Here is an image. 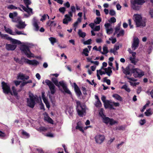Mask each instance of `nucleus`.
<instances>
[{"mask_svg":"<svg viewBox=\"0 0 153 153\" xmlns=\"http://www.w3.org/2000/svg\"><path fill=\"white\" fill-rule=\"evenodd\" d=\"M1 85L4 93L5 94H10L12 95H14L17 99H18V91L16 90L14 86H13L12 87V90L13 91V92H12L9 84L4 82H1Z\"/></svg>","mask_w":153,"mask_h":153,"instance_id":"f257e3e1","label":"nucleus"},{"mask_svg":"<svg viewBox=\"0 0 153 153\" xmlns=\"http://www.w3.org/2000/svg\"><path fill=\"white\" fill-rule=\"evenodd\" d=\"M25 44L21 46L20 49L21 51L25 54L27 57L29 58L34 57V54L31 52L29 48V47H30L32 45V44L26 42Z\"/></svg>","mask_w":153,"mask_h":153,"instance_id":"f03ea898","label":"nucleus"},{"mask_svg":"<svg viewBox=\"0 0 153 153\" xmlns=\"http://www.w3.org/2000/svg\"><path fill=\"white\" fill-rule=\"evenodd\" d=\"M51 80L55 85L58 88L60 87V85L61 86L66 93L69 94H71V92L67 88L66 84L63 81H60L58 82L57 79L55 77H52L51 78Z\"/></svg>","mask_w":153,"mask_h":153,"instance_id":"7ed1b4c3","label":"nucleus"},{"mask_svg":"<svg viewBox=\"0 0 153 153\" xmlns=\"http://www.w3.org/2000/svg\"><path fill=\"white\" fill-rule=\"evenodd\" d=\"M133 17L137 27H144L145 26L146 23L143 20L140 15L134 14L133 16Z\"/></svg>","mask_w":153,"mask_h":153,"instance_id":"20e7f679","label":"nucleus"},{"mask_svg":"<svg viewBox=\"0 0 153 153\" xmlns=\"http://www.w3.org/2000/svg\"><path fill=\"white\" fill-rule=\"evenodd\" d=\"M71 11L68 12V14H66L65 15V18L63 20V23L65 24H67L68 22L71 20V17L73 16V13L76 12V9L74 6H71Z\"/></svg>","mask_w":153,"mask_h":153,"instance_id":"39448f33","label":"nucleus"},{"mask_svg":"<svg viewBox=\"0 0 153 153\" xmlns=\"http://www.w3.org/2000/svg\"><path fill=\"white\" fill-rule=\"evenodd\" d=\"M145 2L144 0H131V8L134 10H139L141 8V5H143Z\"/></svg>","mask_w":153,"mask_h":153,"instance_id":"423d86ee","label":"nucleus"},{"mask_svg":"<svg viewBox=\"0 0 153 153\" xmlns=\"http://www.w3.org/2000/svg\"><path fill=\"white\" fill-rule=\"evenodd\" d=\"M76 110L80 116L82 117L85 114L86 106L84 104H81L80 102L78 101L76 102Z\"/></svg>","mask_w":153,"mask_h":153,"instance_id":"0eeeda50","label":"nucleus"},{"mask_svg":"<svg viewBox=\"0 0 153 153\" xmlns=\"http://www.w3.org/2000/svg\"><path fill=\"white\" fill-rule=\"evenodd\" d=\"M14 40L16 41L15 42H13L11 41L12 40H9L12 43L11 44H6L5 46L6 49L9 51H13L15 50L17 47L16 44H21V42L18 40L14 39Z\"/></svg>","mask_w":153,"mask_h":153,"instance_id":"6e6552de","label":"nucleus"},{"mask_svg":"<svg viewBox=\"0 0 153 153\" xmlns=\"http://www.w3.org/2000/svg\"><path fill=\"white\" fill-rule=\"evenodd\" d=\"M20 7L22 8L23 12H25L27 13H24V16L25 18H28L33 14V9L29 6L25 7L22 4H20Z\"/></svg>","mask_w":153,"mask_h":153,"instance_id":"1a4fd4ad","label":"nucleus"},{"mask_svg":"<svg viewBox=\"0 0 153 153\" xmlns=\"http://www.w3.org/2000/svg\"><path fill=\"white\" fill-rule=\"evenodd\" d=\"M24 62H26L29 65H36L39 64V62L36 60H30L24 57H22L21 59H19L18 63L22 64Z\"/></svg>","mask_w":153,"mask_h":153,"instance_id":"9d476101","label":"nucleus"},{"mask_svg":"<svg viewBox=\"0 0 153 153\" xmlns=\"http://www.w3.org/2000/svg\"><path fill=\"white\" fill-rule=\"evenodd\" d=\"M29 98H27V99L28 106L30 108H33L35 104L36 97L33 94L29 93Z\"/></svg>","mask_w":153,"mask_h":153,"instance_id":"9b49d317","label":"nucleus"},{"mask_svg":"<svg viewBox=\"0 0 153 153\" xmlns=\"http://www.w3.org/2000/svg\"><path fill=\"white\" fill-rule=\"evenodd\" d=\"M132 72L134 74V76L135 77L140 78L144 75L143 72L137 68L133 69Z\"/></svg>","mask_w":153,"mask_h":153,"instance_id":"f8f14e48","label":"nucleus"},{"mask_svg":"<svg viewBox=\"0 0 153 153\" xmlns=\"http://www.w3.org/2000/svg\"><path fill=\"white\" fill-rule=\"evenodd\" d=\"M45 82L48 86L51 94H53L56 91L55 87L54 85L51 81L48 79L45 80Z\"/></svg>","mask_w":153,"mask_h":153,"instance_id":"ddd939ff","label":"nucleus"},{"mask_svg":"<svg viewBox=\"0 0 153 153\" xmlns=\"http://www.w3.org/2000/svg\"><path fill=\"white\" fill-rule=\"evenodd\" d=\"M103 122L106 124H109L110 125H113L117 123V122L113 119L107 117H105L103 118Z\"/></svg>","mask_w":153,"mask_h":153,"instance_id":"4468645a","label":"nucleus"},{"mask_svg":"<svg viewBox=\"0 0 153 153\" xmlns=\"http://www.w3.org/2000/svg\"><path fill=\"white\" fill-rule=\"evenodd\" d=\"M17 15L18 14L16 12L10 13L9 14V17L12 19V22H17L20 19V17L18 16Z\"/></svg>","mask_w":153,"mask_h":153,"instance_id":"2eb2a0df","label":"nucleus"},{"mask_svg":"<svg viewBox=\"0 0 153 153\" xmlns=\"http://www.w3.org/2000/svg\"><path fill=\"white\" fill-rule=\"evenodd\" d=\"M96 142L98 144L102 143L105 139L104 135L100 134H97L95 137Z\"/></svg>","mask_w":153,"mask_h":153,"instance_id":"dca6fc26","label":"nucleus"},{"mask_svg":"<svg viewBox=\"0 0 153 153\" xmlns=\"http://www.w3.org/2000/svg\"><path fill=\"white\" fill-rule=\"evenodd\" d=\"M139 40L137 37L134 38L133 42L132 44V48L133 51L135 50L139 46Z\"/></svg>","mask_w":153,"mask_h":153,"instance_id":"f3484780","label":"nucleus"},{"mask_svg":"<svg viewBox=\"0 0 153 153\" xmlns=\"http://www.w3.org/2000/svg\"><path fill=\"white\" fill-rule=\"evenodd\" d=\"M17 22L18 23V24L16 25V26L18 29H22L24 28L26 26V25L25 24V22L22 21L20 19Z\"/></svg>","mask_w":153,"mask_h":153,"instance_id":"a211bd4d","label":"nucleus"},{"mask_svg":"<svg viewBox=\"0 0 153 153\" xmlns=\"http://www.w3.org/2000/svg\"><path fill=\"white\" fill-rule=\"evenodd\" d=\"M0 36L2 38L6 39L8 40H12L11 41L13 42H15L16 40H14V39H13L10 37L8 36V35L6 34H3L1 32H0Z\"/></svg>","mask_w":153,"mask_h":153,"instance_id":"6ab92c4d","label":"nucleus"},{"mask_svg":"<svg viewBox=\"0 0 153 153\" xmlns=\"http://www.w3.org/2000/svg\"><path fill=\"white\" fill-rule=\"evenodd\" d=\"M38 20L36 19L35 18H34L33 19V24L34 27H35V30L38 31L39 29V27L38 26Z\"/></svg>","mask_w":153,"mask_h":153,"instance_id":"aec40b11","label":"nucleus"},{"mask_svg":"<svg viewBox=\"0 0 153 153\" xmlns=\"http://www.w3.org/2000/svg\"><path fill=\"white\" fill-rule=\"evenodd\" d=\"M18 78L22 80L27 79L29 78V77L28 76H25V74H19L17 76Z\"/></svg>","mask_w":153,"mask_h":153,"instance_id":"412c9836","label":"nucleus"},{"mask_svg":"<svg viewBox=\"0 0 153 153\" xmlns=\"http://www.w3.org/2000/svg\"><path fill=\"white\" fill-rule=\"evenodd\" d=\"M123 71L126 75H130V70L128 66L126 67L125 68H124L122 67Z\"/></svg>","mask_w":153,"mask_h":153,"instance_id":"4be33fe9","label":"nucleus"},{"mask_svg":"<svg viewBox=\"0 0 153 153\" xmlns=\"http://www.w3.org/2000/svg\"><path fill=\"white\" fill-rule=\"evenodd\" d=\"M76 129L79 130L80 131L83 133L84 130L83 128L81 122H78L77 123V126L76 127Z\"/></svg>","mask_w":153,"mask_h":153,"instance_id":"5701e85b","label":"nucleus"},{"mask_svg":"<svg viewBox=\"0 0 153 153\" xmlns=\"http://www.w3.org/2000/svg\"><path fill=\"white\" fill-rule=\"evenodd\" d=\"M48 26L50 27V30L52 27H55L56 25V23L54 21H49L47 23Z\"/></svg>","mask_w":153,"mask_h":153,"instance_id":"b1692460","label":"nucleus"},{"mask_svg":"<svg viewBox=\"0 0 153 153\" xmlns=\"http://www.w3.org/2000/svg\"><path fill=\"white\" fill-rule=\"evenodd\" d=\"M4 30L7 33L13 35H16V33L15 32H13L12 30L8 27H7L6 26L4 27Z\"/></svg>","mask_w":153,"mask_h":153,"instance_id":"393cba45","label":"nucleus"},{"mask_svg":"<svg viewBox=\"0 0 153 153\" xmlns=\"http://www.w3.org/2000/svg\"><path fill=\"white\" fill-rule=\"evenodd\" d=\"M21 133L22 137L25 138H28L30 136L29 134L24 130H22Z\"/></svg>","mask_w":153,"mask_h":153,"instance_id":"a878e982","label":"nucleus"},{"mask_svg":"<svg viewBox=\"0 0 153 153\" xmlns=\"http://www.w3.org/2000/svg\"><path fill=\"white\" fill-rule=\"evenodd\" d=\"M105 71H106V74L108 76H110L112 73L111 68L109 67L107 68H104Z\"/></svg>","mask_w":153,"mask_h":153,"instance_id":"bb28decb","label":"nucleus"},{"mask_svg":"<svg viewBox=\"0 0 153 153\" xmlns=\"http://www.w3.org/2000/svg\"><path fill=\"white\" fill-rule=\"evenodd\" d=\"M78 34L79 36L82 38H84L86 36V33L85 32H82L81 30H79L78 33Z\"/></svg>","mask_w":153,"mask_h":153,"instance_id":"cd10ccee","label":"nucleus"},{"mask_svg":"<svg viewBox=\"0 0 153 153\" xmlns=\"http://www.w3.org/2000/svg\"><path fill=\"white\" fill-rule=\"evenodd\" d=\"M113 97L114 98L116 99V100L119 101H122V98L118 94H114L113 95Z\"/></svg>","mask_w":153,"mask_h":153,"instance_id":"c85d7f7f","label":"nucleus"},{"mask_svg":"<svg viewBox=\"0 0 153 153\" xmlns=\"http://www.w3.org/2000/svg\"><path fill=\"white\" fill-rule=\"evenodd\" d=\"M103 52H101V53L102 54H105L108 53V48L105 45L103 46Z\"/></svg>","mask_w":153,"mask_h":153,"instance_id":"c756f323","label":"nucleus"},{"mask_svg":"<svg viewBox=\"0 0 153 153\" xmlns=\"http://www.w3.org/2000/svg\"><path fill=\"white\" fill-rule=\"evenodd\" d=\"M49 40L50 41L51 44L53 45L54 43L56 42V39L55 38L51 37L49 38Z\"/></svg>","mask_w":153,"mask_h":153,"instance_id":"7c9ffc66","label":"nucleus"},{"mask_svg":"<svg viewBox=\"0 0 153 153\" xmlns=\"http://www.w3.org/2000/svg\"><path fill=\"white\" fill-rule=\"evenodd\" d=\"M121 88V89H124L128 92H130L131 91V90L130 88L128 87V86L126 84L124 85Z\"/></svg>","mask_w":153,"mask_h":153,"instance_id":"2f4dec72","label":"nucleus"},{"mask_svg":"<svg viewBox=\"0 0 153 153\" xmlns=\"http://www.w3.org/2000/svg\"><path fill=\"white\" fill-rule=\"evenodd\" d=\"M129 60L131 61V62L135 65L137 62V60L135 59V57H131L129 58Z\"/></svg>","mask_w":153,"mask_h":153,"instance_id":"473e14b6","label":"nucleus"},{"mask_svg":"<svg viewBox=\"0 0 153 153\" xmlns=\"http://www.w3.org/2000/svg\"><path fill=\"white\" fill-rule=\"evenodd\" d=\"M145 114L146 116H149L151 115L152 113L151 111V108H149L148 110H147L145 112Z\"/></svg>","mask_w":153,"mask_h":153,"instance_id":"72a5a7b5","label":"nucleus"},{"mask_svg":"<svg viewBox=\"0 0 153 153\" xmlns=\"http://www.w3.org/2000/svg\"><path fill=\"white\" fill-rule=\"evenodd\" d=\"M89 51L88 49L86 48L83 50L82 54L85 55V56H88V53H89Z\"/></svg>","mask_w":153,"mask_h":153,"instance_id":"f704fd0d","label":"nucleus"},{"mask_svg":"<svg viewBox=\"0 0 153 153\" xmlns=\"http://www.w3.org/2000/svg\"><path fill=\"white\" fill-rule=\"evenodd\" d=\"M102 19L100 17H97L94 20V22L96 24H99L101 22Z\"/></svg>","mask_w":153,"mask_h":153,"instance_id":"c9c22d12","label":"nucleus"},{"mask_svg":"<svg viewBox=\"0 0 153 153\" xmlns=\"http://www.w3.org/2000/svg\"><path fill=\"white\" fill-rule=\"evenodd\" d=\"M75 92L78 96H80L82 94V93L79 88L74 89Z\"/></svg>","mask_w":153,"mask_h":153,"instance_id":"e433bc0d","label":"nucleus"},{"mask_svg":"<svg viewBox=\"0 0 153 153\" xmlns=\"http://www.w3.org/2000/svg\"><path fill=\"white\" fill-rule=\"evenodd\" d=\"M37 130L40 132L45 131L47 130V128L43 126H41L37 129Z\"/></svg>","mask_w":153,"mask_h":153,"instance_id":"4c0bfd02","label":"nucleus"},{"mask_svg":"<svg viewBox=\"0 0 153 153\" xmlns=\"http://www.w3.org/2000/svg\"><path fill=\"white\" fill-rule=\"evenodd\" d=\"M7 8L9 9L16 10L17 9V7L12 4L9 5L7 7Z\"/></svg>","mask_w":153,"mask_h":153,"instance_id":"58836bf2","label":"nucleus"},{"mask_svg":"<svg viewBox=\"0 0 153 153\" xmlns=\"http://www.w3.org/2000/svg\"><path fill=\"white\" fill-rule=\"evenodd\" d=\"M15 33H16V34H17L18 35H21V34H23V35H26V33H22V32L21 31H18L17 29L16 28H15Z\"/></svg>","mask_w":153,"mask_h":153,"instance_id":"ea45409f","label":"nucleus"},{"mask_svg":"<svg viewBox=\"0 0 153 153\" xmlns=\"http://www.w3.org/2000/svg\"><path fill=\"white\" fill-rule=\"evenodd\" d=\"M124 33V31L123 30H120L119 33L117 34V37H119L120 36H123Z\"/></svg>","mask_w":153,"mask_h":153,"instance_id":"a19ab883","label":"nucleus"},{"mask_svg":"<svg viewBox=\"0 0 153 153\" xmlns=\"http://www.w3.org/2000/svg\"><path fill=\"white\" fill-rule=\"evenodd\" d=\"M59 10L60 13L64 14L66 11V8L64 7H61L59 8Z\"/></svg>","mask_w":153,"mask_h":153,"instance_id":"79ce46f5","label":"nucleus"},{"mask_svg":"<svg viewBox=\"0 0 153 153\" xmlns=\"http://www.w3.org/2000/svg\"><path fill=\"white\" fill-rule=\"evenodd\" d=\"M121 46V45L119 43H117L114 46V50L116 51L118 50L119 49L120 46Z\"/></svg>","mask_w":153,"mask_h":153,"instance_id":"37998d69","label":"nucleus"},{"mask_svg":"<svg viewBox=\"0 0 153 153\" xmlns=\"http://www.w3.org/2000/svg\"><path fill=\"white\" fill-rule=\"evenodd\" d=\"M104 82H106L108 85H110L111 84V81L109 79H107V77H105L103 78Z\"/></svg>","mask_w":153,"mask_h":153,"instance_id":"c03bdc74","label":"nucleus"},{"mask_svg":"<svg viewBox=\"0 0 153 153\" xmlns=\"http://www.w3.org/2000/svg\"><path fill=\"white\" fill-rule=\"evenodd\" d=\"M24 2L26 6H29V5L31 4L30 0H24Z\"/></svg>","mask_w":153,"mask_h":153,"instance_id":"a18cd8bd","label":"nucleus"},{"mask_svg":"<svg viewBox=\"0 0 153 153\" xmlns=\"http://www.w3.org/2000/svg\"><path fill=\"white\" fill-rule=\"evenodd\" d=\"M42 98L45 103L48 102L47 99L45 97L44 93H42Z\"/></svg>","mask_w":153,"mask_h":153,"instance_id":"49530a36","label":"nucleus"},{"mask_svg":"<svg viewBox=\"0 0 153 153\" xmlns=\"http://www.w3.org/2000/svg\"><path fill=\"white\" fill-rule=\"evenodd\" d=\"M106 33L108 34H110L113 31V29L111 27L106 29Z\"/></svg>","mask_w":153,"mask_h":153,"instance_id":"de8ad7c7","label":"nucleus"},{"mask_svg":"<svg viewBox=\"0 0 153 153\" xmlns=\"http://www.w3.org/2000/svg\"><path fill=\"white\" fill-rule=\"evenodd\" d=\"M95 106L97 107H100L102 105V104L100 100H97L95 103Z\"/></svg>","mask_w":153,"mask_h":153,"instance_id":"09e8293b","label":"nucleus"},{"mask_svg":"<svg viewBox=\"0 0 153 153\" xmlns=\"http://www.w3.org/2000/svg\"><path fill=\"white\" fill-rule=\"evenodd\" d=\"M91 39H89L87 41H84L83 43L85 45H90L91 44Z\"/></svg>","mask_w":153,"mask_h":153,"instance_id":"8fccbe9b","label":"nucleus"},{"mask_svg":"<svg viewBox=\"0 0 153 153\" xmlns=\"http://www.w3.org/2000/svg\"><path fill=\"white\" fill-rule=\"evenodd\" d=\"M109 13L110 15L113 16L115 15L116 12L114 10L111 9L110 10Z\"/></svg>","mask_w":153,"mask_h":153,"instance_id":"3c124183","label":"nucleus"},{"mask_svg":"<svg viewBox=\"0 0 153 153\" xmlns=\"http://www.w3.org/2000/svg\"><path fill=\"white\" fill-rule=\"evenodd\" d=\"M125 77L127 78L128 79V81H130L131 82V81H135L137 80L136 79H135L134 78H133V77L132 78H130L129 77L127 76H125Z\"/></svg>","mask_w":153,"mask_h":153,"instance_id":"603ef678","label":"nucleus"},{"mask_svg":"<svg viewBox=\"0 0 153 153\" xmlns=\"http://www.w3.org/2000/svg\"><path fill=\"white\" fill-rule=\"evenodd\" d=\"M58 46L60 49L65 48H67L66 45L64 44H59Z\"/></svg>","mask_w":153,"mask_h":153,"instance_id":"864d4df0","label":"nucleus"},{"mask_svg":"<svg viewBox=\"0 0 153 153\" xmlns=\"http://www.w3.org/2000/svg\"><path fill=\"white\" fill-rule=\"evenodd\" d=\"M47 17H48V19H49V16H48V15L47 14H44L42 16V18H41L40 19V20L43 21V20H45V19Z\"/></svg>","mask_w":153,"mask_h":153,"instance_id":"5fc2aeb1","label":"nucleus"},{"mask_svg":"<svg viewBox=\"0 0 153 153\" xmlns=\"http://www.w3.org/2000/svg\"><path fill=\"white\" fill-rule=\"evenodd\" d=\"M108 21L110 23H114L116 22V19L114 17H112L110 18Z\"/></svg>","mask_w":153,"mask_h":153,"instance_id":"6e6d98bb","label":"nucleus"},{"mask_svg":"<svg viewBox=\"0 0 153 153\" xmlns=\"http://www.w3.org/2000/svg\"><path fill=\"white\" fill-rule=\"evenodd\" d=\"M97 72H98L101 75H102L106 74V71H102L100 69L99 70H97Z\"/></svg>","mask_w":153,"mask_h":153,"instance_id":"4d7b16f0","label":"nucleus"},{"mask_svg":"<svg viewBox=\"0 0 153 153\" xmlns=\"http://www.w3.org/2000/svg\"><path fill=\"white\" fill-rule=\"evenodd\" d=\"M109 102V101H107V102L104 103V105L105 108H108L110 103Z\"/></svg>","mask_w":153,"mask_h":153,"instance_id":"13d9d810","label":"nucleus"},{"mask_svg":"<svg viewBox=\"0 0 153 153\" xmlns=\"http://www.w3.org/2000/svg\"><path fill=\"white\" fill-rule=\"evenodd\" d=\"M146 93L148 94H150L152 97L153 98V88L152 89L151 91H146Z\"/></svg>","mask_w":153,"mask_h":153,"instance_id":"bf43d9fd","label":"nucleus"},{"mask_svg":"<svg viewBox=\"0 0 153 153\" xmlns=\"http://www.w3.org/2000/svg\"><path fill=\"white\" fill-rule=\"evenodd\" d=\"M109 40L111 41V42L112 44H114L117 41L116 38H113V37L109 38Z\"/></svg>","mask_w":153,"mask_h":153,"instance_id":"052dcab7","label":"nucleus"},{"mask_svg":"<svg viewBox=\"0 0 153 153\" xmlns=\"http://www.w3.org/2000/svg\"><path fill=\"white\" fill-rule=\"evenodd\" d=\"M94 31H99L100 30V25L97 26L94 28Z\"/></svg>","mask_w":153,"mask_h":153,"instance_id":"680f3d73","label":"nucleus"},{"mask_svg":"<svg viewBox=\"0 0 153 153\" xmlns=\"http://www.w3.org/2000/svg\"><path fill=\"white\" fill-rule=\"evenodd\" d=\"M46 136L47 137H54V135L53 134L49 132L47 133L46 134Z\"/></svg>","mask_w":153,"mask_h":153,"instance_id":"e2e57ef3","label":"nucleus"},{"mask_svg":"<svg viewBox=\"0 0 153 153\" xmlns=\"http://www.w3.org/2000/svg\"><path fill=\"white\" fill-rule=\"evenodd\" d=\"M120 29V25L118 24V26L115 28V31L118 33Z\"/></svg>","mask_w":153,"mask_h":153,"instance_id":"0e129e2a","label":"nucleus"},{"mask_svg":"<svg viewBox=\"0 0 153 153\" xmlns=\"http://www.w3.org/2000/svg\"><path fill=\"white\" fill-rule=\"evenodd\" d=\"M64 6L68 8L70 6V4L68 1L66 3L64 4Z\"/></svg>","mask_w":153,"mask_h":153,"instance_id":"69168bd1","label":"nucleus"},{"mask_svg":"<svg viewBox=\"0 0 153 153\" xmlns=\"http://www.w3.org/2000/svg\"><path fill=\"white\" fill-rule=\"evenodd\" d=\"M146 123V120L144 119L141 120L139 121V123L141 125H143Z\"/></svg>","mask_w":153,"mask_h":153,"instance_id":"338daca9","label":"nucleus"},{"mask_svg":"<svg viewBox=\"0 0 153 153\" xmlns=\"http://www.w3.org/2000/svg\"><path fill=\"white\" fill-rule=\"evenodd\" d=\"M106 97L104 96H102L101 97V100L104 103L107 102V100H106Z\"/></svg>","mask_w":153,"mask_h":153,"instance_id":"774afa93","label":"nucleus"}]
</instances>
